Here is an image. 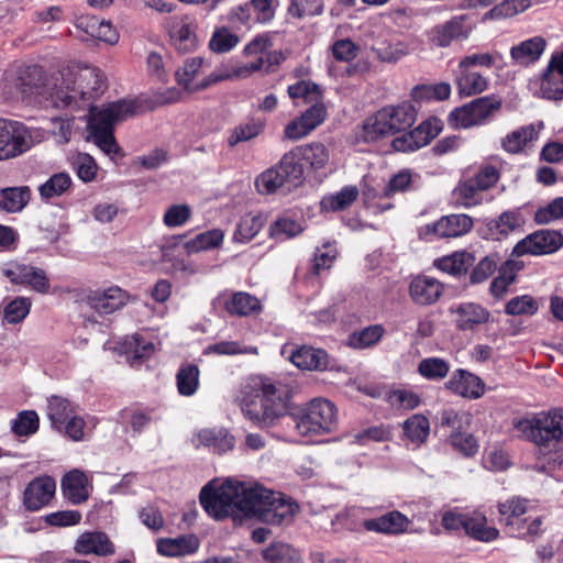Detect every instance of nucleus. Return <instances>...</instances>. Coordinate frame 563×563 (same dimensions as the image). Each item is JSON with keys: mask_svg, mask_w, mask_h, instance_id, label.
Returning <instances> with one entry per match:
<instances>
[{"mask_svg": "<svg viewBox=\"0 0 563 563\" xmlns=\"http://www.w3.org/2000/svg\"><path fill=\"white\" fill-rule=\"evenodd\" d=\"M90 481L80 470H71L62 478L60 487L64 497L74 505H80L89 498Z\"/></svg>", "mask_w": 563, "mask_h": 563, "instance_id": "24", "label": "nucleus"}, {"mask_svg": "<svg viewBox=\"0 0 563 563\" xmlns=\"http://www.w3.org/2000/svg\"><path fill=\"white\" fill-rule=\"evenodd\" d=\"M416 121V109L404 102L398 106L385 107L366 119L363 125V139L373 142L377 139L406 131Z\"/></svg>", "mask_w": 563, "mask_h": 563, "instance_id": "6", "label": "nucleus"}, {"mask_svg": "<svg viewBox=\"0 0 563 563\" xmlns=\"http://www.w3.org/2000/svg\"><path fill=\"white\" fill-rule=\"evenodd\" d=\"M288 95L292 99L303 98L307 102H320L322 93L320 87L310 81H299L288 87Z\"/></svg>", "mask_w": 563, "mask_h": 563, "instance_id": "60", "label": "nucleus"}, {"mask_svg": "<svg viewBox=\"0 0 563 563\" xmlns=\"http://www.w3.org/2000/svg\"><path fill=\"white\" fill-rule=\"evenodd\" d=\"M242 412L255 424L268 427L274 423L272 411L268 410L267 404L264 401V393L261 391V383L257 385L254 395L243 398ZM273 412H275L273 410Z\"/></svg>", "mask_w": 563, "mask_h": 563, "instance_id": "26", "label": "nucleus"}, {"mask_svg": "<svg viewBox=\"0 0 563 563\" xmlns=\"http://www.w3.org/2000/svg\"><path fill=\"white\" fill-rule=\"evenodd\" d=\"M300 435H317L333 431L338 422L334 404L324 398H314L297 413L291 415Z\"/></svg>", "mask_w": 563, "mask_h": 563, "instance_id": "7", "label": "nucleus"}, {"mask_svg": "<svg viewBox=\"0 0 563 563\" xmlns=\"http://www.w3.org/2000/svg\"><path fill=\"white\" fill-rule=\"evenodd\" d=\"M56 482L52 476L43 475L32 479L23 492V506L30 511H37L54 498Z\"/></svg>", "mask_w": 563, "mask_h": 563, "instance_id": "16", "label": "nucleus"}, {"mask_svg": "<svg viewBox=\"0 0 563 563\" xmlns=\"http://www.w3.org/2000/svg\"><path fill=\"white\" fill-rule=\"evenodd\" d=\"M266 125V120L261 118H251L246 122L235 126L228 139L230 146H235L241 142L250 141L260 135Z\"/></svg>", "mask_w": 563, "mask_h": 563, "instance_id": "39", "label": "nucleus"}, {"mask_svg": "<svg viewBox=\"0 0 563 563\" xmlns=\"http://www.w3.org/2000/svg\"><path fill=\"white\" fill-rule=\"evenodd\" d=\"M32 302L26 297H16L7 303L3 310V318L10 324L23 321L30 313Z\"/></svg>", "mask_w": 563, "mask_h": 563, "instance_id": "54", "label": "nucleus"}, {"mask_svg": "<svg viewBox=\"0 0 563 563\" xmlns=\"http://www.w3.org/2000/svg\"><path fill=\"white\" fill-rule=\"evenodd\" d=\"M453 323L461 331H473L488 322L490 312L477 302L465 301L449 308Z\"/></svg>", "mask_w": 563, "mask_h": 563, "instance_id": "15", "label": "nucleus"}, {"mask_svg": "<svg viewBox=\"0 0 563 563\" xmlns=\"http://www.w3.org/2000/svg\"><path fill=\"white\" fill-rule=\"evenodd\" d=\"M543 122L520 126L501 139V147L509 154L521 153L529 144L538 140Z\"/></svg>", "mask_w": 563, "mask_h": 563, "instance_id": "25", "label": "nucleus"}, {"mask_svg": "<svg viewBox=\"0 0 563 563\" xmlns=\"http://www.w3.org/2000/svg\"><path fill=\"white\" fill-rule=\"evenodd\" d=\"M562 244L563 235L560 232L540 230L519 241L512 250V255L522 256L526 254H551L558 251Z\"/></svg>", "mask_w": 563, "mask_h": 563, "instance_id": "12", "label": "nucleus"}, {"mask_svg": "<svg viewBox=\"0 0 563 563\" xmlns=\"http://www.w3.org/2000/svg\"><path fill=\"white\" fill-rule=\"evenodd\" d=\"M455 82L459 93L465 97L482 93L488 87L487 79L472 68L459 69Z\"/></svg>", "mask_w": 563, "mask_h": 563, "instance_id": "31", "label": "nucleus"}, {"mask_svg": "<svg viewBox=\"0 0 563 563\" xmlns=\"http://www.w3.org/2000/svg\"><path fill=\"white\" fill-rule=\"evenodd\" d=\"M529 0H504L485 14V19L510 18L529 8Z\"/></svg>", "mask_w": 563, "mask_h": 563, "instance_id": "58", "label": "nucleus"}, {"mask_svg": "<svg viewBox=\"0 0 563 563\" xmlns=\"http://www.w3.org/2000/svg\"><path fill=\"white\" fill-rule=\"evenodd\" d=\"M136 107L133 101L119 100L100 109L90 111L88 128L93 143L107 155L120 151L113 134L114 125L135 114Z\"/></svg>", "mask_w": 563, "mask_h": 563, "instance_id": "5", "label": "nucleus"}, {"mask_svg": "<svg viewBox=\"0 0 563 563\" xmlns=\"http://www.w3.org/2000/svg\"><path fill=\"white\" fill-rule=\"evenodd\" d=\"M472 228L473 219L467 214H449L424 225L421 234L426 238L432 235L438 239L459 238L470 232Z\"/></svg>", "mask_w": 563, "mask_h": 563, "instance_id": "14", "label": "nucleus"}, {"mask_svg": "<svg viewBox=\"0 0 563 563\" xmlns=\"http://www.w3.org/2000/svg\"><path fill=\"white\" fill-rule=\"evenodd\" d=\"M263 558L267 563H300L297 550L287 543H273L263 551Z\"/></svg>", "mask_w": 563, "mask_h": 563, "instance_id": "46", "label": "nucleus"}, {"mask_svg": "<svg viewBox=\"0 0 563 563\" xmlns=\"http://www.w3.org/2000/svg\"><path fill=\"white\" fill-rule=\"evenodd\" d=\"M287 185L279 169L275 166L262 173L255 180V186L261 194H273Z\"/></svg>", "mask_w": 563, "mask_h": 563, "instance_id": "56", "label": "nucleus"}, {"mask_svg": "<svg viewBox=\"0 0 563 563\" xmlns=\"http://www.w3.org/2000/svg\"><path fill=\"white\" fill-rule=\"evenodd\" d=\"M443 284L438 279L419 275L409 284V296L419 306H429L437 302L443 292Z\"/></svg>", "mask_w": 563, "mask_h": 563, "instance_id": "21", "label": "nucleus"}, {"mask_svg": "<svg viewBox=\"0 0 563 563\" xmlns=\"http://www.w3.org/2000/svg\"><path fill=\"white\" fill-rule=\"evenodd\" d=\"M262 227L261 216L245 214L236 224L232 240L234 243H247L261 231Z\"/></svg>", "mask_w": 563, "mask_h": 563, "instance_id": "45", "label": "nucleus"}, {"mask_svg": "<svg viewBox=\"0 0 563 563\" xmlns=\"http://www.w3.org/2000/svg\"><path fill=\"white\" fill-rule=\"evenodd\" d=\"M474 255L462 251L454 252L453 254L435 260L434 266L444 273L451 275H461L466 273L467 269L474 265Z\"/></svg>", "mask_w": 563, "mask_h": 563, "instance_id": "36", "label": "nucleus"}, {"mask_svg": "<svg viewBox=\"0 0 563 563\" xmlns=\"http://www.w3.org/2000/svg\"><path fill=\"white\" fill-rule=\"evenodd\" d=\"M2 274L14 285L31 288L38 294H47L51 287L44 269L32 265L12 262L2 267Z\"/></svg>", "mask_w": 563, "mask_h": 563, "instance_id": "11", "label": "nucleus"}, {"mask_svg": "<svg viewBox=\"0 0 563 563\" xmlns=\"http://www.w3.org/2000/svg\"><path fill=\"white\" fill-rule=\"evenodd\" d=\"M538 308L539 305L534 298L529 295H522L511 298L505 307V312L509 316H532L538 311Z\"/></svg>", "mask_w": 563, "mask_h": 563, "instance_id": "59", "label": "nucleus"}, {"mask_svg": "<svg viewBox=\"0 0 563 563\" xmlns=\"http://www.w3.org/2000/svg\"><path fill=\"white\" fill-rule=\"evenodd\" d=\"M52 134L59 144H66L70 141L75 118L69 115L54 117L51 119Z\"/></svg>", "mask_w": 563, "mask_h": 563, "instance_id": "61", "label": "nucleus"}, {"mask_svg": "<svg viewBox=\"0 0 563 563\" xmlns=\"http://www.w3.org/2000/svg\"><path fill=\"white\" fill-rule=\"evenodd\" d=\"M283 354H289L291 363L301 369L323 371L328 367V354L321 349L312 346H284Z\"/></svg>", "mask_w": 563, "mask_h": 563, "instance_id": "18", "label": "nucleus"}, {"mask_svg": "<svg viewBox=\"0 0 563 563\" xmlns=\"http://www.w3.org/2000/svg\"><path fill=\"white\" fill-rule=\"evenodd\" d=\"M405 437L415 445L424 443L430 433V423L427 417L420 413L412 415L402 423Z\"/></svg>", "mask_w": 563, "mask_h": 563, "instance_id": "38", "label": "nucleus"}, {"mask_svg": "<svg viewBox=\"0 0 563 563\" xmlns=\"http://www.w3.org/2000/svg\"><path fill=\"white\" fill-rule=\"evenodd\" d=\"M38 429V417L35 411L27 410L19 413L13 421L12 430L19 435H30Z\"/></svg>", "mask_w": 563, "mask_h": 563, "instance_id": "63", "label": "nucleus"}, {"mask_svg": "<svg viewBox=\"0 0 563 563\" xmlns=\"http://www.w3.org/2000/svg\"><path fill=\"white\" fill-rule=\"evenodd\" d=\"M224 240V232L220 229H212L196 235L194 239L185 243L186 251L198 253L201 251L212 250L222 244Z\"/></svg>", "mask_w": 563, "mask_h": 563, "instance_id": "42", "label": "nucleus"}, {"mask_svg": "<svg viewBox=\"0 0 563 563\" xmlns=\"http://www.w3.org/2000/svg\"><path fill=\"white\" fill-rule=\"evenodd\" d=\"M276 167L290 186H296L303 178V163L297 152V147L285 153Z\"/></svg>", "mask_w": 563, "mask_h": 563, "instance_id": "35", "label": "nucleus"}, {"mask_svg": "<svg viewBox=\"0 0 563 563\" xmlns=\"http://www.w3.org/2000/svg\"><path fill=\"white\" fill-rule=\"evenodd\" d=\"M527 511V500L519 497H512L498 504L500 521L507 527H514L516 520L521 518Z\"/></svg>", "mask_w": 563, "mask_h": 563, "instance_id": "51", "label": "nucleus"}, {"mask_svg": "<svg viewBox=\"0 0 563 563\" xmlns=\"http://www.w3.org/2000/svg\"><path fill=\"white\" fill-rule=\"evenodd\" d=\"M444 386L453 394L468 399H478L485 391L484 382L477 375L463 368L453 372Z\"/></svg>", "mask_w": 563, "mask_h": 563, "instance_id": "19", "label": "nucleus"}, {"mask_svg": "<svg viewBox=\"0 0 563 563\" xmlns=\"http://www.w3.org/2000/svg\"><path fill=\"white\" fill-rule=\"evenodd\" d=\"M47 416L52 426L60 430L66 421L73 416V408L67 399L60 397H52L48 400Z\"/></svg>", "mask_w": 563, "mask_h": 563, "instance_id": "47", "label": "nucleus"}, {"mask_svg": "<svg viewBox=\"0 0 563 563\" xmlns=\"http://www.w3.org/2000/svg\"><path fill=\"white\" fill-rule=\"evenodd\" d=\"M303 164L312 170L324 168L330 161V151L320 142L296 146Z\"/></svg>", "mask_w": 563, "mask_h": 563, "instance_id": "33", "label": "nucleus"}, {"mask_svg": "<svg viewBox=\"0 0 563 563\" xmlns=\"http://www.w3.org/2000/svg\"><path fill=\"white\" fill-rule=\"evenodd\" d=\"M302 230L301 223L289 218H280L272 224L271 234L282 240L283 238H294L300 234Z\"/></svg>", "mask_w": 563, "mask_h": 563, "instance_id": "64", "label": "nucleus"}, {"mask_svg": "<svg viewBox=\"0 0 563 563\" xmlns=\"http://www.w3.org/2000/svg\"><path fill=\"white\" fill-rule=\"evenodd\" d=\"M261 391L264 393V401L267 404L268 410L275 411L271 415L273 420L275 421L279 417H283L287 411L290 398V389L288 385L278 380L262 378Z\"/></svg>", "mask_w": 563, "mask_h": 563, "instance_id": "20", "label": "nucleus"}, {"mask_svg": "<svg viewBox=\"0 0 563 563\" xmlns=\"http://www.w3.org/2000/svg\"><path fill=\"white\" fill-rule=\"evenodd\" d=\"M384 328L379 324L369 325L361 331L353 332L347 344L354 349H366L375 345L384 335Z\"/></svg>", "mask_w": 563, "mask_h": 563, "instance_id": "49", "label": "nucleus"}, {"mask_svg": "<svg viewBox=\"0 0 563 563\" xmlns=\"http://www.w3.org/2000/svg\"><path fill=\"white\" fill-rule=\"evenodd\" d=\"M358 190L355 186H345L339 192L324 197L321 208L327 211H341L351 206L357 198Z\"/></svg>", "mask_w": 563, "mask_h": 563, "instance_id": "44", "label": "nucleus"}, {"mask_svg": "<svg viewBox=\"0 0 563 563\" xmlns=\"http://www.w3.org/2000/svg\"><path fill=\"white\" fill-rule=\"evenodd\" d=\"M464 531L470 538L481 542H492L499 536L495 527L487 525L486 516L477 510L466 514Z\"/></svg>", "mask_w": 563, "mask_h": 563, "instance_id": "27", "label": "nucleus"}, {"mask_svg": "<svg viewBox=\"0 0 563 563\" xmlns=\"http://www.w3.org/2000/svg\"><path fill=\"white\" fill-rule=\"evenodd\" d=\"M394 40L395 41H390L388 37H375L372 49L380 60L393 62L407 54V46L397 37H394Z\"/></svg>", "mask_w": 563, "mask_h": 563, "instance_id": "40", "label": "nucleus"}, {"mask_svg": "<svg viewBox=\"0 0 563 563\" xmlns=\"http://www.w3.org/2000/svg\"><path fill=\"white\" fill-rule=\"evenodd\" d=\"M74 549L81 555L95 554L98 556H109L115 553L113 542L101 531H87L81 533L77 538Z\"/></svg>", "mask_w": 563, "mask_h": 563, "instance_id": "22", "label": "nucleus"}, {"mask_svg": "<svg viewBox=\"0 0 563 563\" xmlns=\"http://www.w3.org/2000/svg\"><path fill=\"white\" fill-rule=\"evenodd\" d=\"M543 37H530L511 48L512 59L522 66H529L537 62L545 49Z\"/></svg>", "mask_w": 563, "mask_h": 563, "instance_id": "29", "label": "nucleus"}, {"mask_svg": "<svg viewBox=\"0 0 563 563\" xmlns=\"http://www.w3.org/2000/svg\"><path fill=\"white\" fill-rule=\"evenodd\" d=\"M271 45L272 44L269 42V37H254L244 47V54L246 56H252V55L258 56L256 62H253V64L261 63L260 67L257 68V70L262 68L264 60H266L269 65H273V64H278L279 60L282 58H284L280 53L279 54H277V53H274V54L267 53V49H268V47ZM249 65H252V63H250ZM254 71H256V69Z\"/></svg>", "mask_w": 563, "mask_h": 563, "instance_id": "41", "label": "nucleus"}, {"mask_svg": "<svg viewBox=\"0 0 563 563\" xmlns=\"http://www.w3.org/2000/svg\"><path fill=\"white\" fill-rule=\"evenodd\" d=\"M435 136L429 131V126L420 124L412 131L404 133L393 141V147L397 152H415L426 146Z\"/></svg>", "mask_w": 563, "mask_h": 563, "instance_id": "28", "label": "nucleus"}, {"mask_svg": "<svg viewBox=\"0 0 563 563\" xmlns=\"http://www.w3.org/2000/svg\"><path fill=\"white\" fill-rule=\"evenodd\" d=\"M199 368L194 364L183 365L177 375V390L181 396H192L199 387Z\"/></svg>", "mask_w": 563, "mask_h": 563, "instance_id": "43", "label": "nucleus"}, {"mask_svg": "<svg viewBox=\"0 0 563 563\" xmlns=\"http://www.w3.org/2000/svg\"><path fill=\"white\" fill-rule=\"evenodd\" d=\"M120 347L122 352L128 355V360L131 362L132 366L144 358H148L155 351L154 343L145 340L140 334L125 336L120 343Z\"/></svg>", "mask_w": 563, "mask_h": 563, "instance_id": "30", "label": "nucleus"}, {"mask_svg": "<svg viewBox=\"0 0 563 563\" xmlns=\"http://www.w3.org/2000/svg\"><path fill=\"white\" fill-rule=\"evenodd\" d=\"M31 190L27 186L8 187L0 190V210L20 212L29 203Z\"/></svg>", "mask_w": 563, "mask_h": 563, "instance_id": "34", "label": "nucleus"}, {"mask_svg": "<svg viewBox=\"0 0 563 563\" xmlns=\"http://www.w3.org/2000/svg\"><path fill=\"white\" fill-rule=\"evenodd\" d=\"M59 96H67L65 108H75L82 99H92L104 89V78L101 71L91 65L73 63L57 73Z\"/></svg>", "mask_w": 563, "mask_h": 563, "instance_id": "4", "label": "nucleus"}, {"mask_svg": "<svg viewBox=\"0 0 563 563\" xmlns=\"http://www.w3.org/2000/svg\"><path fill=\"white\" fill-rule=\"evenodd\" d=\"M225 309L230 314L243 317L260 312L262 307L256 297L249 292L239 291L225 301Z\"/></svg>", "mask_w": 563, "mask_h": 563, "instance_id": "37", "label": "nucleus"}, {"mask_svg": "<svg viewBox=\"0 0 563 563\" xmlns=\"http://www.w3.org/2000/svg\"><path fill=\"white\" fill-rule=\"evenodd\" d=\"M533 95L551 101L563 100V68L552 54L542 76L529 84Z\"/></svg>", "mask_w": 563, "mask_h": 563, "instance_id": "13", "label": "nucleus"}, {"mask_svg": "<svg viewBox=\"0 0 563 563\" xmlns=\"http://www.w3.org/2000/svg\"><path fill=\"white\" fill-rule=\"evenodd\" d=\"M87 305L99 314H111L130 301V295L118 286L96 290L87 295Z\"/></svg>", "mask_w": 563, "mask_h": 563, "instance_id": "17", "label": "nucleus"}, {"mask_svg": "<svg viewBox=\"0 0 563 563\" xmlns=\"http://www.w3.org/2000/svg\"><path fill=\"white\" fill-rule=\"evenodd\" d=\"M40 131L24 123L0 118V162L19 157L40 142Z\"/></svg>", "mask_w": 563, "mask_h": 563, "instance_id": "9", "label": "nucleus"}, {"mask_svg": "<svg viewBox=\"0 0 563 563\" xmlns=\"http://www.w3.org/2000/svg\"><path fill=\"white\" fill-rule=\"evenodd\" d=\"M563 218V197L553 199L545 207L539 208L534 213V220L539 224H548Z\"/></svg>", "mask_w": 563, "mask_h": 563, "instance_id": "62", "label": "nucleus"}, {"mask_svg": "<svg viewBox=\"0 0 563 563\" xmlns=\"http://www.w3.org/2000/svg\"><path fill=\"white\" fill-rule=\"evenodd\" d=\"M454 195L457 203L466 208L479 205L483 200V190L476 187L472 178L460 184Z\"/></svg>", "mask_w": 563, "mask_h": 563, "instance_id": "55", "label": "nucleus"}, {"mask_svg": "<svg viewBox=\"0 0 563 563\" xmlns=\"http://www.w3.org/2000/svg\"><path fill=\"white\" fill-rule=\"evenodd\" d=\"M386 401L398 410H413L421 404L420 396L408 389H395L386 394Z\"/></svg>", "mask_w": 563, "mask_h": 563, "instance_id": "52", "label": "nucleus"}, {"mask_svg": "<svg viewBox=\"0 0 563 563\" xmlns=\"http://www.w3.org/2000/svg\"><path fill=\"white\" fill-rule=\"evenodd\" d=\"M501 108V100L494 96H486L454 109L449 114V123L455 129H468L483 125L489 121Z\"/></svg>", "mask_w": 563, "mask_h": 563, "instance_id": "10", "label": "nucleus"}, {"mask_svg": "<svg viewBox=\"0 0 563 563\" xmlns=\"http://www.w3.org/2000/svg\"><path fill=\"white\" fill-rule=\"evenodd\" d=\"M71 185V178L67 173H57L51 176L44 184L38 187L40 195L43 199H51L62 196Z\"/></svg>", "mask_w": 563, "mask_h": 563, "instance_id": "50", "label": "nucleus"}, {"mask_svg": "<svg viewBox=\"0 0 563 563\" xmlns=\"http://www.w3.org/2000/svg\"><path fill=\"white\" fill-rule=\"evenodd\" d=\"M201 57H192L184 63V66L176 71V78L179 85L184 86L185 89L196 91L205 89L211 85L218 84L224 80H232L236 78H246L260 67L261 63L244 65L234 67L232 69L228 67H220L214 69L203 80L195 82V78L202 65Z\"/></svg>", "mask_w": 563, "mask_h": 563, "instance_id": "8", "label": "nucleus"}, {"mask_svg": "<svg viewBox=\"0 0 563 563\" xmlns=\"http://www.w3.org/2000/svg\"><path fill=\"white\" fill-rule=\"evenodd\" d=\"M450 372V364L441 357H427L420 361L418 373L429 380H441Z\"/></svg>", "mask_w": 563, "mask_h": 563, "instance_id": "48", "label": "nucleus"}, {"mask_svg": "<svg viewBox=\"0 0 563 563\" xmlns=\"http://www.w3.org/2000/svg\"><path fill=\"white\" fill-rule=\"evenodd\" d=\"M514 431L518 437L534 443L548 464L563 468V410L541 411L530 418H515Z\"/></svg>", "mask_w": 563, "mask_h": 563, "instance_id": "2", "label": "nucleus"}, {"mask_svg": "<svg viewBox=\"0 0 563 563\" xmlns=\"http://www.w3.org/2000/svg\"><path fill=\"white\" fill-rule=\"evenodd\" d=\"M410 523L411 521L406 515L398 510H393L379 517L365 520L363 527L367 531L397 536L406 532Z\"/></svg>", "mask_w": 563, "mask_h": 563, "instance_id": "23", "label": "nucleus"}, {"mask_svg": "<svg viewBox=\"0 0 563 563\" xmlns=\"http://www.w3.org/2000/svg\"><path fill=\"white\" fill-rule=\"evenodd\" d=\"M206 354L217 355H239V354H257V347L244 345L238 341H219L210 344L205 350Z\"/></svg>", "mask_w": 563, "mask_h": 563, "instance_id": "53", "label": "nucleus"}, {"mask_svg": "<svg viewBox=\"0 0 563 563\" xmlns=\"http://www.w3.org/2000/svg\"><path fill=\"white\" fill-rule=\"evenodd\" d=\"M200 504L217 520L231 517L235 522L256 519L267 525L288 526L299 507L291 498L260 484L227 479L209 483L200 492Z\"/></svg>", "mask_w": 563, "mask_h": 563, "instance_id": "1", "label": "nucleus"}, {"mask_svg": "<svg viewBox=\"0 0 563 563\" xmlns=\"http://www.w3.org/2000/svg\"><path fill=\"white\" fill-rule=\"evenodd\" d=\"M7 85L27 102H34L45 109H65L67 96H59L57 74L46 79L44 71L36 65H15L5 73Z\"/></svg>", "mask_w": 563, "mask_h": 563, "instance_id": "3", "label": "nucleus"}, {"mask_svg": "<svg viewBox=\"0 0 563 563\" xmlns=\"http://www.w3.org/2000/svg\"><path fill=\"white\" fill-rule=\"evenodd\" d=\"M199 547L195 536H180L175 539H161L157 542V552L164 556H181L194 553Z\"/></svg>", "mask_w": 563, "mask_h": 563, "instance_id": "32", "label": "nucleus"}, {"mask_svg": "<svg viewBox=\"0 0 563 563\" xmlns=\"http://www.w3.org/2000/svg\"><path fill=\"white\" fill-rule=\"evenodd\" d=\"M338 251L334 244L327 242L321 247H317L311 264V273L319 275L322 271L329 269L336 258Z\"/></svg>", "mask_w": 563, "mask_h": 563, "instance_id": "57", "label": "nucleus"}]
</instances>
